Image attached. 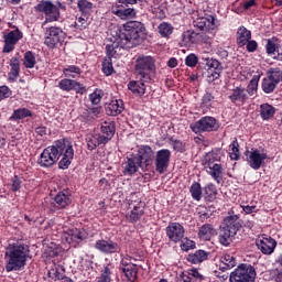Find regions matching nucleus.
I'll return each mask as SVG.
<instances>
[{"label":"nucleus","instance_id":"f257e3e1","mask_svg":"<svg viewBox=\"0 0 282 282\" xmlns=\"http://www.w3.org/2000/svg\"><path fill=\"white\" fill-rule=\"evenodd\" d=\"M61 155H63L62 160ZM58 160H61L58 163L59 169H69V164H72V161L74 160V147L69 140L62 139L55 141L53 145L44 149L40 154L37 164L42 169H52Z\"/></svg>","mask_w":282,"mask_h":282},{"label":"nucleus","instance_id":"f03ea898","mask_svg":"<svg viewBox=\"0 0 282 282\" xmlns=\"http://www.w3.org/2000/svg\"><path fill=\"white\" fill-rule=\"evenodd\" d=\"M30 259V246L17 241L9 243L4 252L6 272H19L28 265Z\"/></svg>","mask_w":282,"mask_h":282},{"label":"nucleus","instance_id":"7ed1b4c3","mask_svg":"<svg viewBox=\"0 0 282 282\" xmlns=\"http://www.w3.org/2000/svg\"><path fill=\"white\" fill-rule=\"evenodd\" d=\"M116 33L118 34L121 44L131 48L138 45L140 39L147 36V28H144L142 22L130 21L123 24V29L118 30Z\"/></svg>","mask_w":282,"mask_h":282},{"label":"nucleus","instance_id":"20e7f679","mask_svg":"<svg viewBox=\"0 0 282 282\" xmlns=\"http://www.w3.org/2000/svg\"><path fill=\"white\" fill-rule=\"evenodd\" d=\"M221 162V152H208L204 160L203 166L208 175L217 182V184H221V180H224V166L219 164Z\"/></svg>","mask_w":282,"mask_h":282},{"label":"nucleus","instance_id":"39448f33","mask_svg":"<svg viewBox=\"0 0 282 282\" xmlns=\"http://www.w3.org/2000/svg\"><path fill=\"white\" fill-rule=\"evenodd\" d=\"M134 74L139 80L151 83L155 74V59L149 55H140L135 59Z\"/></svg>","mask_w":282,"mask_h":282},{"label":"nucleus","instance_id":"423d86ee","mask_svg":"<svg viewBox=\"0 0 282 282\" xmlns=\"http://www.w3.org/2000/svg\"><path fill=\"white\" fill-rule=\"evenodd\" d=\"M239 217L237 215L228 216L225 218V226L221 228L219 234V243L221 246H230L232 243V239H235V235L241 228V224H239Z\"/></svg>","mask_w":282,"mask_h":282},{"label":"nucleus","instance_id":"0eeeda50","mask_svg":"<svg viewBox=\"0 0 282 282\" xmlns=\"http://www.w3.org/2000/svg\"><path fill=\"white\" fill-rule=\"evenodd\" d=\"M257 270L251 264H240L231 272L229 282H254Z\"/></svg>","mask_w":282,"mask_h":282},{"label":"nucleus","instance_id":"6e6552de","mask_svg":"<svg viewBox=\"0 0 282 282\" xmlns=\"http://www.w3.org/2000/svg\"><path fill=\"white\" fill-rule=\"evenodd\" d=\"M189 128L194 133H210L219 129V121L215 117H202L198 121L191 123Z\"/></svg>","mask_w":282,"mask_h":282},{"label":"nucleus","instance_id":"1a4fd4ad","mask_svg":"<svg viewBox=\"0 0 282 282\" xmlns=\"http://www.w3.org/2000/svg\"><path fill=\"white\" fill-rule=\"evenodd\" d=\"M247 164L253 169V171H259L270 160V155L263 150L251 149L246 152Z\"/></svg>","mask_w":282,"mask_h":282},{"label":"nucleus","instance_id":"9d476101","mask_svg":"<svg viewBox=\"0 0 282 282\" xmlns=\"http://www.w3.org/2000/svg\"><path fill=\"white\" fill-rule=\"evenodd\" d=\"M35 10L45 14V23H52L61 19V10L50 0H42L41 2H39V4L35 7Z\"/></svg>","mask_w":282,"mask_h":282},{"label":"nucleus","instance_id":"9b49d317","mask_svg":"<svg viewBox=\"0 0 282 282\" xmlns=\"http://www.w3.org/2000/svg\"><path fill=\"white\" fill-rule=\"evenodd\" d=\"M65 41V32L63 29L58 26H50L46 28L44 32V44L50 47V50H54L58 43H63Z\"/></svg>","mask_w":282,"mask_h":282},{"label":"nucleus","instance_id":"f8f14e48","mask_svg":"<svg viewBox=\"0 0 282 282\" xmlns=\"http://www.w3.org/2000/svg\"><path fill=\"white\" fill-rule=\"evenodd\" d=\"M23 39V32L19 30V28H15L12 31H8L7 33H3V41L4 45L2 48V52L4 54H10V52H14V47H17V43Z\"/></svg>","mask_w":282,"mask_h":282},{"label":"nucleus","instance_id":"ddd939ff","mask_svg":"<svg viewBox=\"0 0 282 282\" xmlns=\"http://www.w3.org/2000/svg\"><path fill=\"white\" fill-rule=\"evenodd\" d=\"M135 3L118 0V2L112 6V14H116V17H119V19L127 20V19H134L135 18V10L132 8H129V6H134Z\"/></svg>","mask_w":282,"mask_h":282},{"label":"nucleus","instance_id":"4468645a","mask_svg":"<svg viewBox=\"0 0 282 282\" xmlns=\"http://www.w3.org/2000/svg\"><path fill=\"white\" fill-rule=\"evenodd\" d=\"M165 235L172 243H180L182 239H184V235H186V230L184 226L180 223H170L165 228Z\"/></svg>","mask_w":282,"mask_h":282},{"label":"nucleus","instance_id":"2eb2a0df","mask_svg":"<svg viewBox=\"0 0 282 282\" xmlns=\"http://www.w3.org/2000/svg\"><path fill=\"white\" fill-rule=\"evenodd\" d=\"M193 28L199 32L200 36H204V34H208V32L215 30V18L213 15L196 18L193 21Z\"/></svg>","mask_w":282,"mask_h":282},{"label":"nucleus","instance_id":"dca6fc26","mask_svg":"<svg viewBox=\"0 0 282 282\" xmlns=\"http://www.w3.org/2000/svg\"><path fill=\"white\" fill-rule=\"evenodd\" d=\"M142 215H144V203H142V200H131L126 214V219L131 224H135V221H140Z\"/></svg>","mask_w":282,"mask_h":282},{"label":"nucleus","instance_id":"f3484780","mask_svg":"<svg viewBox=\"0 0 282 282\" xmlns=\"http://www.w3.org/2000/svg\"><path fill=\"white\" fill-rule=\"evenodd\" d=\"M171 162V150L162 149L156 152L155 155V171L160 173V175L166 173L169 169V164Z\"/></svg>","mask_w":282,"mask_h":282},{"label":"nucleus","instance_id":"a211bd4d","mask_svg":"<svg viewBox=\"0 0 282 282\" xmlns=\"http://www.w3.org/2000/svg\"><path fill=\"white\" fill-rule=\"evenodd\" d=\"M129 48L127 45L122 44V41L116 33V36L112 37L109 44L106 45V58H116V56H120L122 54V50Z\"/></svg>","mask_w":282,"mask_h":282},{"label":"nucleus","instance_id":"6ab92c4d","mask_svg":"<svg viewBox=\"0 0 282 282\" xmlns=\"http://www.w3.org/2000/svg\"><path fill=\"white\" fill-rule=\"evenodd\" d=\"M256 245L262 254H272L274 248H276V240L270 236L262 235L258 237Z\"/></svg>","mask_w":282,"mask_h":282},{"label":"nucleus","instance_id":"aec40b11","mask_svg":"<svg viewBox=\"0 0 282 282\" xmlns=\"http://www.w3.org/2000/svg\"><path fill=\"white\" fill-rule=\"evenodd\" d=\"M57 87H59L62 91H76V94H85V91H87V87H85V85L69 78L61 79Z\"/></svg>","mask_w":282,"mask_h":282},{"label":"nucleus","instance_id":"412c9836","mask_svg":"<svg viewBox=\"0 0 282 282\" xmlns=\"http://www.w3.org/2000/svg\"><path fill=\"white\" fill-rule=\"evenodd\" d=\"M140 159L135 155L128 156L126 161L122 163L123 175H135L140 170Z\"/></svg>","mask_w":282,"mask_h":282},{"label":"nucleus","instance_id":"4be33fe9","mask_svg":"<svg viewBox=\"0 0 282 282\" xmlns=\"http://www.w3.org/2000/svg\"><path fill=\"white\" fill-rule=\"evenodd\" d=\"M95 249L99 252H102V254H115V252L120 250V246H118L117 242H113L112 240L100 239L96 241Z\"/></svg>","mask_w":282,"mask_h":282},{"label":"nucleus","instance_id":"5701e85b","mask_svg":"<svg viewBox=\"0 0 282 282\" xmlns=\"http://www.w3.org/2000/svg\"><path fill=\"white\" fill-rule=\"evenodd\" d=\"M197 235L202 241H210L217 235V229L213 224H204L198 228Z\"/></svg>","mask_w":282,"mask_h":282},{"label":"nucleus","instance_id":"b1692460","mask_svg":"<svg viewBox=\"0 0 282 282\" xmlns=\"http://www.w3.org/2000/svg\"><path fill=\"white\" fill-rule=\"evenodd\" d=\"M140 164H149L153 162V158H155V152L149 145H141L138 150V156Z\"/></svg>","mask_w":282,"mask_h":282},{"label":"nucleus","instance_id":"393cba45","mask_svg":"<svg viewBox=\"0 0 282 282\" xmlns=\"http://www.w3.org/2000/svg\"><path fill=\"white\" fill-rule=\"evenodd\" d=\"M124 111V101L122 99H112L106 105L107 116H120Z\"/></svg>","mask_w":282,"mask_h":282},{"label":"nucleus","instance_id":"a878e982","mask_svg":"<svg viewBox=\"0 0 282 282\" xmlns=\"http://www.w3.org/2000/svg\"><path fill=\"white\" fill-rule=\"evenodd\" d=\"M62 239L66 241V243H78L85 239V235L80 229H68L63 234Z\"/></svg>","mask_w":282,"mask_h":282},{"label":"nucleus","instance_id":"bb28decb","mask_svg":"<svg viewBox=\"0 0 282 282\" xmlns=\"http://www.w3.org/2000/svg\"><path fill=\"white\" fill-rule=\"evenodd\" d=\"M207 72H208V78H213V80H217L219 78L221 70L224 69V66H221V63L217 59H207L206 62Z\"/></svg>","mask_w":282,"mask_h":282},{"label":"nucleus","instance_id":"cd10ccee","mask_svg":"<svg viewBox=\"0 0 282 282\" xmlns=\"http://www.w3.org/2000/svg\"><path fill=\"white\" fill-rule=\"evenodd\" d=\"M182 41L184 45H191L193 43H199V41H204V35L202 33L194 30H187L182 34Z\"/></svg>","mask_w":282,"mask_h":282},{"label":"nucleus","instance_id":"c85d7f7f","mask_svg":"<svg viewBox=\"0 0 282 282\" xmlns=\"http://www.w3.org/2000/svg\"><path fill=\"white\" fill-rule=\"evenodd\" d=\"M144 83L151 82H144L142 79L131 80L128 83V89L132 91L134 96H144V94H147V85Z\"/></svg>","mask_w":282,"mask_h":282},{"label":"nucleus","instance_id":"c756f323","mask_svg":"<svg viewBox=\"0 0 282 282\" xmlns=\"http://www.w3.org/2000/svg\"><path fill=\"white\" fill-rule=\"evenodd\" d=\"M86 142H87V149L89 151H94L95 149H98L100 144H107V140L102 134H88L86 137Z\"/></svg>","mask_w":282,"mask_h":282},{"label":"nucleus","instance_id":"7c9ffc66","mask_svg":"<svg viewBox=\"0 0 282 282\" xmlns=\"http://www.w3.org/2000/svg\"><path fill=\"white\" fill-rule=\"evenodd\" d=\"M101 138L106 139V142H109L116 133V124L113 121H104L101 123Z\"/></svg>","mask_w":282,"mask_h":282},{"label":"nucleus","instance_id":"2f4dec72","mask_svg":"<svg viewBox=\"0 0 282 282\" xmlns=\"http://www.w3.org/2000/svg\"><path fill=\"white\" fill-rule=\"evenodd\" d=\"M252 39V33L245 26H240L237 31V43L239 47L248 44V41Z\"/></svg>","mask_w":282,"mask_h":282},{"label":"nucleus","instance_id":"473e14b6","mask_svg":"<svg viewBox=\"0 0 282 282\" xmlns=\"http://www.w3.org/2000/svg\"><path fill=\"white\" fill-rule=\"evenodd\" d=\"M229 100H231V102H246V100H248V94H246V88L236 87L229 96Z\"/></svg>","mask_w":282,"mask_h":282},{"label":"nucleus","instance_id":"72a5a7b5","mask_svg":"<svg viewBox=\"0 0 282 282\" xmlns=\"http://www.w3.org/2000/svg\"><path fill=\"white\" fill-rule=\"evenodd\" d=\"M206 259H208V252L204 250H197L194 253H189L187 256L188 263H194L195 265H197V263H204Z\"/></svg>","mask_w":282,"mask_h":282},{"label":"nucleus","instance_id":"f704fd0d","mask_svg":"<svg viewBox=\"0 0 282 282\" xmlns=\"http://www.w3.org/2000/svg\"><path fill=\"white\" fill-rule=\"evenodd\" d=\"M10 67L9 78L10 80H17V78H19V73L21 72V62L18 57H12L10 59Z\"/></svg>","mask_w":282,"mask_h":282},{"label":"nucleus","instance_id":"c9c22d12","mask_svg":"<svg viewBox=\"0 0 282 282\" xmlns=\"http://www.w3.org/2000/svg\"><path fill=\"white\" fill-rule=\"evenodd\" d=\"M235 265H237V260L235 259V257H232L228 253H225L220 258L219 267L221 268V270H232V268H235Z\"/></svg>","mask_w":282,"mask_h":282},{"label":"nucleus","instance_id":"e433bc0d","mask_svg":"<svg viewBox=\"0 0 282 282\" xmlns=\"http://www.w3.org/2000/svg\"><path fill=\"white\" fill-rule=\"evenodd\" d=\"M24 118H32V110L28 108H19L13 111L10 120L17 122V120H24Z\"/></svg>","mask_w":282,"mask_h":282},{"label":"nucleus","instance_id":"4c0bfd02","mask_svg":"<svg viewBox=\"0 0 282 282\" xmlns=\"http://www.w3.org/2000/svg\"><path fill=\"white\" fill-rule=\"evenodd\" d=\"M276 113V109L270 104H262L260 106V116L262 120H270Z\"/></svg>","mask_w":282,"mask_h":282},{"label":"nucleus","instance_id":"58836bf2","mask_svg":"<svg viewBox=\"0 0 282 282\" xmlns=\"http://www.w3.org/2000/svg\"><path fill=\"white\" fill-rule=\"evenodd\" d=\"M63 74L66 78H80L83 70H80V67L76 65H68L63 68Z\"/></svg>","mask_w":282,"mask_h":282},{"label":"nucleus","instance_id":"ea45409f","mask_svg":"<svg viewBox=\"0 0 282 282\" xmlns=\"http://www.w3.org/2000/svg\"><path fill=\"white\" fill-rule=\"evenodd\" d=\"M173 30H174L173 25L167 22H162L158 26V32H159L160 36H162V39H169V36H171V34H173Z\"/></svg>","mask_w":282,"mask_h":282},{"label":"nucleus","instance_id":"a19ab883","mask_svg":"<svg viewBox=\"0 0 282 282\" xmlns=\"http://www.w3.org/2000/svg\"><path fill=\"white\" fill-rule=\"evenodd\" d=\"M113 267L111 264H107L100 271L99 276L97 278V282H111V274H112Z\"/></svg>","mask_w":282,"mask_h":282},{"label":"nucleus","instance_id":"79ce46f5","mask_svg":"<svg viewBox=\"0 0 282 282\" xmlns=\"http://www.w3.org/2000/svg\"><path fill=\"white\" fill-rule=\"evenodd\" d=\"M122 272L126 274L128 281H135L138 279V265L130 264L129 267H123Z\"/></svg>","mask_w":282,"mask_h":282},{"label":"nucleus","instance_id":"37998d69","mask_svg":"<svg viewBox=\"0 0 282 282\" xmlns=\"http://www.w3.org/2000/svg\"><path fill=\"white\" fill-rule=\"evenodd\" d=\"M55 203L57 204V206L59 208H66V206H68L69 204H72V198H69V195H66L63 192H59L56 196H55Z\"/></svg>","mask_w":282,"mask_h":282},{"label":"nucleus","instance_id":"c03bdc74","mask_svg":"<svg viewBox=\"0 0 282 282\" xmlns=\"http://www.w3.org/2000/svg\"><path fill=\"white\" fill-rule=\"evenodd\" d=\"M48 276L50 279H53V281H63V279H65V270L61 267L51 269L48 271Z\"/></svg>","mask_w":282,"mask_h":282},{"label":"nucleus","instance_id":"a18cd8bd","mask_svg":"<svg viewBox=\"0 0 282 282\" xmlns=\"http://www.w3.org/2000/svg\"><path fill=\"white\" fill-rule=\"evenodd\" d=\"M23 65L28 69H32L34 67V65H36V57L34 56V53L29 51L24 54Z\"/></svg>","mask_w":282,"mask_h":282},{"label":"nucleus","instance_id":"49530a36","mask_svg":"<svg viewBox=\"0 0 282 282\" xmlns=\"http://www.w3.org/2000/svg\"><path fill=\"white\" fill-rule=\"evenodd\" d=\"M274 89H276V84L270 77H265L262 80V91H264V94H272Z\"/></svg>","mask_w":282,"mask_h":282},{"label":"nucleus","instance_id":"de8ad7c7","mask_svg":"<svg viewBox=\"0 0 282 282\" xmlns=\"http://www.w3.org/2000/svg\"><path fill=\"white\" fill-rule=\"evenodd\" d=\"M101 69L106 76L113 74V62L109 57H105L101 64Z\"/></svg>","mask_w":282,"mask_h":282},{"label":"nucleus","instance_id":"09e8293b","mask_svg":"<svg viewBox=\"0 0 282 282\" xmlns=\"http://www.w3.org/2000/svg\"><path fill=\"white\" fill-rule=\"evenodd\" d=\"M268 77L275 84L279 85L282 80V72L279 68H271L268 72Z\"/></svg>","mask_w":282,"mask_h":282},{"label":"nucleus","instance_id":"8fccbe9b","mask_svg":"<svg viewBox=\"0 0 282 282\" xmlns=\"http://www.w3.org/2000/svg\"><path fill=\"white\" fill-rule=\"evenodd\" d=\"M189 193L196 202H199L202 199V185L199 183H193Z\"/></svg>","mask_w":282,"mask_h":282},{"label":"nucleus","instance_id":"3c124183","mask_svg":"<svg viewBox=\"0 0 282 282\" xmlns=\"http://www.w3.org/2000/svg\"><path fill=\"white\" fill-rule=\"evenodd\" d=\"M229 155L231 160H239V142L237 139L232 141V143L229 145Z\"/></svg>","mask_w":282,"mask_h":282},{"label":"nucleus","instance_id":"603ef678","mask_svg":"<svg viewBox=\"0 0 282 282\" xmlns=\"http://www.w3.org/2000/svg\"><path fill=\"white\" fill-rule=\"evenodd\" d=\"M77 8L80 12L89 13L94 9V3L88 0H77Z\"/></svg>","mask_w":282,"mask_h":282},{"label":"nucleus","instance_id":"864d4df0","mask_svg":"<svg viewBox=\"0 0 282 282\" xmlns=\"http://www.w3.org/2000/svg\"><path fill=\"white\" fill-rule=\"evenodd\" d=\"M258 89H259V76L254 75L247 87V91L249 96H254V93Z\"/></svg>","mask_w":282,"mask_h":282},{"label":"nucleus","instance_id":"5fc2aeb1","mask_svg":"<svg viewBox=\"0 0 282 282\" xmlns=\"http://www.w3.org/2000/svg\"><path fill=\"white\" fill-rule=\"evenodd\" d=\"M187 274L189 275L192 282L204 281V274H202L198 269H189L187 270Z\"/></svg>","mask_w":282,"mask_h":282},{"label":"nucleus","instance_id":"6e6d98bb","mask_svg":"<svg viewBox=\"0 0 282 282\" xmlns=\"http://www.w3.org/2000/svg\"><path fill=\"white\" fill-rule=\"evenodd\" d=\"M87 25H89V20H87V17L76 18L74 22V28H76V30H85Z\"/></svg>","mask_w":282,"mask_h":282},{"label":"nucleus","instance_id":"4d7b16f0","mask_svg":"<svg viewBox=\"0 0 282 282\" xmlns=\"http://www.w3.org/2000/svg\"><path fill=\"white\" fill-rule=\"evenodd\" d=\"M89 99L93 105H99L100 100H102V90L96 89L89 95Z\"/></svg>","mask_w":282,"mask_h":282},{"label":"nucleus","instance_id":"13d9d810","mask_svg":"<svg viewBox=\"0 0 282 282\" xmlns=\"http://www.w3.org/2000/svg\"><path fill=\"white\" fill-rule=\"evenodd\" d=\"M12 96V90L8 86H0V101Z\"/></svg>","mask_w":282,"mask_h":282},{"label":"nucleus","instance_id":"bf43d9fd","mask_svg":"<svg viewBox=\"0 0 282 282\" xmlns=\"http://www.w3.org/2000/svg\"><path fill=\"white\" fill-rule=\"evenodd\" d=\"M213 100H215V97L210 93H206L202 98V105L203 107H210L213 105Z\"/></svg>","mask_w":282,"mask_h":282},{"label":"nucleus","instance_id":"052dcab7","mask_svg":"<svg viewBox=\"0 0 282 282\" xmlns=\"http://www.w3.org/2000/svg\"><path fill=\"white\" fill-rule=\"evenodd\" d=\"M198 63V58L197 55L195 54H189L186 58H185V64L187 65V67H195Z\"/></svg>","mask_w":282,"mask_h":282},{"label":"nucleus","instance_id":"680f3d73","mask_svg":"<svg viewBox=\"0 0 282 282\" xmlns=\"http://www.w3.org/2000/svg\"><path fill=\"white\" fill-rule=\"evenodd\" d=\"M265 50H267V54H274L278 50L276 42L274 40H268Z\"/></svg>","mask_w":282,"mask_h":282},{"label":"nucleus","instance_id":"e2e57ef3","mask_svg":"<svg viewBox=\"0 0 282 282\" xmlns=\"http://www.w3.org/2000/svg\"><path fill=\"white\" fill-rule=\"evenodd\" d=\"M193 248H195V241L193 240L185 239L181 243V249L184 250L185 252H188V250H193Z\"/></svg>","mask_w":282,"mask_h":282},{"label":"nucleus","instance_id":"0e129e2a","mask_svg":"<svg viewBox=\"0 0 282 282\" xmlns=\"http://www.w3.org/2000/svg\"><path fill=\"white\" fill-rule=\"evenodd\" d=\"M172 147H173V149H174V151H178V152H183L184 151V149H185V145H184V143L182 142V141H180V140H174V141H172Z\"/></svg>","mask_w":282,"mask_h":282},{"label":"nucleus","instance_id":"69168bd1","mask_svg":"<svg viewBox=\"0 0 282 282\" xmlns=\"http://www.w3.org/2000/svg\"><path fill=\"white\" fill-rule=\"evenodd\" d=\"M176 282H193V281L191 280V275H188V271H185L176 278Z\"/></svg>","mask_w":282,"mask_h":282},{"label":"nucleus","instance_id":"338daca9","mask_svg":"<svg viewBox=\"0 0 282 282\" xmlns=\"http://www.w3.org/2000/svg\"><path fill=\"white\" fill-rule=\"evenodd\" d=\"M11 188L14 193L21 188V180L19 176H14L12 180Z\"/></svg>","mask_w":282,"mask_h":282},{"label":"nucleus","instance_id":"774afa93","mask_svg":"<svg viewBox=\"0 0 282 282\" xmlns=\"http://www.w3.org/2000/svg\"><path fill=\"white\" fill-rule=\"evenodd\" d=\"M242 8L243 10H252V8H257V0H246Z\"/></svg>","mask_w":282,"mask_h":282}]
</instances>
